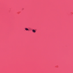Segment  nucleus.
<instances>
[{"instance_id": "nucleus-2", "label": "nucleus", "mask_w": 73, "mask_h": 73, "mask_svg": "<svg viewBox=\"0 0 73 73\" xmlns=\"http://www.w3.org/2000/svg\"><path fill=\"white\" fill-rule=\"evenodd\" d=\"M25 29L26 31H28L29 30V29H28L27 28H25Z\"/></svg>"}, {"instance_id": "nucleus-1", "label": "nucleus", "mask_w": 73, "mask_h": 73, "mask_svg": "<svg viewBox=\"0 0 73 73\" xmlns=\"http://www.w3.org/2000/svg\"><path fill=\"white\" fill-rule=\"evenodd\" d=\"M32 31L33 33H36V31L34 29L32 30Z\"/></svg>"}]
</instances>
